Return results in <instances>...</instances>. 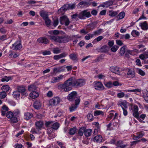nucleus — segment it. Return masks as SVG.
Wrapping results in <instances>:
<instances>
[{
    "instance_id": "1",
    "label": "nucleus",
    "mask_w": 148,
    "mask_h": 148,
    "mask_svg": "<svg viewBox=\"0 0 148 148\" xmlns=\"http://www.w3.org/2000/svg\"><path fill=\"white\" fill-rule=\"evenodd\" d=\"M73 77H71L66 81L64 83L60 86L63 91L68 92L71 90L72 86H74Z\"/></svg>"
},
{
    "instance_id": "2",
    "label": "nucleus",
    "mask_w": 148,
    "mask_h": 148,
    "mask_svg": "<svg viewBox=\"0 0 148 148\" xmlns=\"http://www.w3.org/2000/svg\"><path fill=\"white\" fill-rule=\"evenodd\" d=\"M50 38L53 40L59 43H65L69 41V36L66 35L64 36H50Z\"/></svg>"
},
{
    "instance_id": "3",
    "label": "nucleus",
    "mask_w": 148,
    "mask_h": 148,
    "mask_svg": "<svg viewBox=\"0 0 148 148\" xmlns=\"http://www.w3.org/2000/svg\"><path fill=\"white\" fill-rule=\"evenodd\" d=\"M68 99L70 101L75 100L76 105H78L80 102L79 97L75 91H73L69 94Z\"/></svg>"
},
{
    "instance_id": "4",
    "label": "nucleus",
    "mask_w": 148,
    "mask_h": 148,
    "mask_svg": "<svg viewBox=\"0 0 148 148\" xmlns=\"http://www.w3.org/2000/svg\"><path fill=\"white\" fill-rule=\"evenodd\" d=\"M91 16L90 12L87 10L82 11L78 14V18L81 19H85L86 18H88Z\"/></svg>"
},
{
    "instance_id": "5",
    "label": "nucleus",
    "mask_w": 148,
    "mask_h": 148,
    "mask_svg": "<svg viewBox=\"0 0 148 148\" xmlns=\"http://www.w3.org/2000/svg\"><path fill=\"white\" fill-rule=\"evenodd\" d=\"M111 71L115 74L122 75L123 74L121 73L122 71H124L125 70L124 68H121L117 66H113L110 68Z\"/></svg>"
},
{
    "instance_id": "6",
    "label": "nucleus",
    "mask_w": 148,
    "mask_h": 148,
    "mask_svg": "<svg viewBox=\"0 0 148 148\" xmlns=\"http://www.w3.org/2000/svg\"><path fill=\"white\" fill-rule=\"evenodd\" d=\"M74 86L81 87L85 84V81L83 79H76L74 78L73 77Z\"/></svg>"
},
{
    "instance_id": "7",
    "label": "nucleus",
    "mask_w": 148,
    "mask_h": 148,
    "mask_svg": "<svg viewBox=\"0 0 148 148\" xmlns=\"http://www.w3.org/2000/svg\"><path fill=\"white\" fill-rule=\"evenodd\" d=\"M60 99L58 97H53L49 101V105L54 106L57 105L60 101Z\"/></svg>"
},
{
    "instance_id": "8",
    "label": "nucleus",
    "mask_w": 148,
    "mask_h": 148,
    "mask_svg": "<svg viewBox=\"0 0 148 148\" xmlns=\"http://www.w3.org/2000/svg\"><path fill=\"white\" fill-rule=\"evenodd\" d=\"M60 23L61 24L63 25L64 24L66 26H68L70 23V21L68 18L66 16H64L61 17L60 18Z\"/></svg>"
},
{
    "instance_id": "9",
    "label": "nucleus",
    "mask_w": 148,
    "mask_h": 148,
    "mask_svg": "<svg viewBox=\"0 0 148 148\" xmlns=\"http://www.w3.org/2000/svg\"><path fill=\"white\" fill-rule=\"evenodd\" d=\"M94 86L95 89L97 90H102L104 89V87L102 83L98 81H96L94 82Z\"/></svg>"
},
{
    "instance_id": "10",
    "label": "nucleus",
    "mask_w": 148,
    "mask_h": 148,
    "mask_svg": "<svg viewBox=\"0 0 148 148\" xmlns=\"http://www.w3.org/2000/svg\"><path fill=\"white\" fill-rule=\"evenodd\" d=\"M64 78V75H60L58 76L52 77L51 79V82L53 83L58 82Z\"/></svg>"
},
{
    "instance_id": "11",
    "label": "nucleus",
    "mask_w": 148,
    "mask_h": 148,
    "mask_svg": "<svg viewBox=\"0 0 148 148\" xmlns=\"http://www.w3.org/2000/svg\"><path fill=\"white\" fill-rule=\"evenodd\" d=\"M123 142L122 140L118 141L115 145L116 148H129L127 145H123Z\"/></svg>"
},
{
    "instance_id": "12",
    "label": "nucleus",
    "mask_w": 148,
    "mask_h": 148,
    "mask_svg": "<svg viewBox=\"0 0 148 148\" xmlns=\"http://www.w3.org/2000/svg\"><path fill=\"white\" fill-rule=\"evenodd\" d=\"M37 41L41 43H43L44 44H46L48 43L49 42V40L48 39L44 37H40L38 38L37 40Z\"/></svg>"
},
{
    "instance_id": "13",
    "label": "nucleus",
    "mask_w": 148,
    "mask_h": 148,
    "mask_svg": "<svg viewBox=\"0 0 148 148\" xmlns=\"http://www.w3.org/2000/svg\"><path fill=\"white\" fill-rule=\"evenodd\" d=\"M135 76L134 71L132 69H129L127 73V77L129 78H133Z\"/></svg>"
},
{
    "instance_id": "14",
    "label": "nucleus",
    "mask_w": 148,
    "mask_h": 148,
    "mask_svg": "<svg viewBox=\"0 0 148 148\" xmlns=\"http://www.w3.org/2000/svg\"><path fill=\"white\" fill-rule=\"evenodd\" d=\"M36 129L38 130H40L43 126V123L42 121H39L36 122L35 124Z\"/></svg>"
},
{
    "instance_id": "15",
    "label": "nucleus",
    "mask_w": 148,
    "mask_h": 148,
    "mask_svg": "<svg viewBox=\"0 0 148 148\" xmlns=\"http://www.w3.org/2000/svg\"><path fill=\"white\" fill-rule=\"evenodd\" d=\"M40 16L43 19L48 17L47 12L44 10L40 11Z\"/></svg>"
},
{
    "instance_id": "16",
    "label": "nucleus",
    "mask_w": 148,
    "mask_h": 148,
    "mask_svg": "<svg viewBox=\"0 0 148 148\" xmlns=\"http://www.w3.org/2000/svg\"><path fill=\"white\" fill-rule=\"evenodd\" d=\"M118 105L120 106L122 109L127 107L126 101L122 100H120L119 101Z\"/></svg>"
},
{
    "instance_id": "17",
    "label": "nucleus",
    "mask_w": 148,
    "mask_h": 148,
    "mask_svg": "<svg viewBox=\"0 0 148 148\" xmlns=\"http://www.w3.org/2000/svg\"><path fill=\"white\" fill-rule=\"evenodd\" d=\"M67 54V53H64L59 55L54 56L53 58L56 60L59 59L60 58L66 57Z\"/></svg>"
},
{
    "instance_id": "18",
    "label": "nucleus",
    "mask_w": 148,
    "mask_h": 148,
    "mask_svg": "<svg viewBox=\"0 0 148 148\" xmlns=\"http://www.w3.org/2000/svg\"><path fill=\"white\" fill-rule=\"evenodd\" d=\"M34 108L37 109H38L41 108V104L39 101H36L33 104Z\"/></svg>"
},
{
    "instance_id": "19",
    "label": "nucleus",
    "mask_w": 148,
    "mask_h": 148,
    "mask_svg": "<svg viewBox=\"0 0 148 148\" xmlns=\"http://www.w3.org/2000/svg\"><path fill=\"white\" fill-rule=\"evenodd\" d=\"M140 26L143 30H146L148 29L147 24L146 21L140 23Z\"/></svg>"
},
{
    "instance_id": "20",
    "label": "nucleus",
    "mask_w": 148,
    "mask_h": 148,
    "mask_svg": "<svg viewBox=\"0 0 148 148\" xmlns=\"http://www.w3.org/2000/svg\"><path fill=\"white\" fill-rule=\"evenodd\" d=\"M39 96L38 93L36 91L32 92L30 94V97L32 99H35Z\"/></svg>"
},
{
    "instance_id": "21",
    "label": "nucleus",
    "mask_w": 148,
    "mask_h": 148,
    "mask_svg": "<svg viewBox=\"0 0 148 148\" xmlns=\"http://www.w3.org/2000/svg\"><path fill=\"white\" fill-rule=\"evenodd\" d=\"M70 58L73 61H77V55L75 53H72L69 55Z\"/></svg>"
},
{
    "instance_id": "22",
    "label": "nucleus",
    "mask_w": 148,
    "mask_h": 148,
    "mask_svg": "<svg viewBox=\"0 0 148 148\" xmlns=\"http://www.w3.org/2000/svg\"><path fill=\"white\" fill-rule=\"evenodd\" d=\"M8 110V108L7 106L5 105H4L2 107L1 114L3 116L5 115V112Z\"/></svg>"
},
{
    "instance_id": "23",
    "label": "nucleus",
    "mask_w": 148,
    "mask_h": 148,
    "mask_svg": "<svg viewBox=\"0 0 148 148\" xmlns=\"http://www.w3.org/2000/svg\"><path fill=\"white\" fill-rule=\"evenodd\" d=\"M109 49L107 45L102 46L100 49V51L101 52L106 53L109 50Z\"/></svg>"
},
{
    "instance_id": "24",
    "label": "nucleus",
    "mask_w": 148,
    "mask_h": 148,
    "mask_svg": "<svg viewBox=\"0 0 148 148\" xmlns=\"http://www.w3.org/2000/svg\"><path fill=\"white\" fill-rule=\"evenodd\" d=\"M33 116V114L29 112H26L24 114V118L26 120H29Z\"/></svg>"
},
{
    "instance_id": "25",
    "label": "nucleus",
    "mask_w": 148,
    "mask_h": 148,
    "mask_svg": "<svg viewBox=\"0 0 148 148\" xmlns=\"http://www.w3.org/2000/svg\"><path fill=\"white\" fill-rule=\"evenodd\" d=\"M10 89V87L8 85H4L2 86L1 89L3 91L6 93Z\"/></svg>"
},
{
    "instance_id": "26",
    "label": "nucleus",
    "mask_w": 148,
    "mask_h": 148,
    "mask_svg": "<svg viewBox=\"0 0 148 148\" xmlns=\"http://www.w3.org/2000/svg\"><path fill=\"white\" fill-rule=\"evenodd\" d=\"M102 140V136L99 135L95 136L94 138V141L97 142H101V141Z\"/></svg>"
},
{
    "instance_id": "27",
    "label": "nucleus",
    "mask_w": 148,
    "mask_h": 148,
    "mask_svg": "<svg viewBox=\"0 0 148 148\" xmlns=\"http://www.w3.org/2000/svg\"><path fill=\"white\" fill-rule=\"evenodd\" d=\"M87 5L86 2L85 1H82L79 3L78 6L79 8H83L85 6H86Z\"/></svg>"
},
{
    "instance_id": "28",
    "label": "nucleus",
    "mask_w": 148,
    "mask_h": 148,
    "mask_svg": "<svg viewBox=\"0 0 148 148\" xmlns=\"http://www.w3.org/2000/svg\"><path fill=\"white\" fill-rule=\"evenodd\" d=\"M13 46L15 45L14 49H15L17 50L20 49L22 47V45L20 42H19L18 44L17 42H16L13 45Z\"/></svg>"
},
{
    "instance_id": "29",
    "label": "nucleus",
    "mask_w": 148,
    "mask_h": 148,
    "mask_svg": "<svg viewBox=\"0 0 148 148\" xmlns=\"http://www.w3.org/2000/svg\"><path fill=\"white\" fill-rule=\"evenodd\" d=\"M45 21L46 25L47 26L49 27L51 25V21L49 18V17L44 19Z\"/></svg>"
},
{
    "instance_id": "30",
    "label": "nucleus",
    "mask_w": 148,
    "mask_h": 148,
    "mask_svg": "<svg viewBox=\"0 0 148 148\" xmlns=\"http://www.w3.org/2000/svg\"><path fill=\"white\" fill-rule=\"evenodd\" d=\"M51 127L53 129L56 130L59 127V124L58 123H53L52 122Z\"/></svg>"
},
{
    "instance_id": "31",
    "label": "nucleus",
    "mask_w": 148,
    "mask_h": 148,
    "mask_svg": "<svg viewBox=\"0 0 148 148\" xmlns=\"http://www.w3.org/2000/svg\"><path fill=\"white\" fill-rule=\"evenodd\" d=\"M92 132V130L90 129L85 130L84 132V134L86 136H90Z\"/></svg>"
},
{
    "instance_id": "32",
    "label": "nucleus",
    "mask_w": 148,
    "mask_h": 148,
    "mask_svg": "<svg viewBox=\"0 0 148 148\" xmlns=\"http://www.w3.org/2000/svg\"><path fill=\"white\" fill-rule=\"evenodd\" d=\"M85 128L84 127H81L79 130L78 132V134L80 136H82L83 133L85 132Z\"/></svg>"
},
{
    "instance_id": "33",
    "label": "nucleus",
    "mask_w": 148,
    "mask_h": 148,
    "mask_svg": "<svg viewBox=\"0 0 148 148\" xmlns=\"http://www.w3.org/2000/svg\"><path fill=\"white\" fill-rule=\"evenodd\" d=\"M104 84L105 86L108 88H110L113 87L112 82L111 81L105 82Z\"/></svg>"
},
{
    "instance_id": "34",
    "label": "nucleus",
    "mask_w": 148,
    "mask_h": 148,
    "mask_svg": "<svg viewBox=\"0 0 148 148\" xmlns=\"http://www.w3.org/2000/svg\"><path fill=\"white\" fill-rule=\"evenodd\" d=\"M36 89V86L33 85H32L28 87V90L30 91H35Z\"/></svg>"
},
{
    "instance_id": "35",
    "label": "nucleus",
    "mask_w": 148,
    "mask_h": 148,
    "mask_svg": "<svg viewBox=\"0 0 148 148\" xmlns=\"http://www.w3.org/2000/svg\"><path fill=\"white\" fill-rule=\"evenodd\" d=\"M19 92L18 90L14 91L13 93L14 97L16 98H18L20 96Z\"/></svg>"
},
{
    "instance_id": "36",
    "label": "nucleus",
    "mask_w": 148,
    "mask_h": 148,
    "mask_svg": "<svg viewBox=\"0 0 148 148\" xmlns=\"http://www.w3.org/2000/svg\"><path fill=\"white\" fill-rule=\"evenodd\" d=\"M14 116V113L11 111L8 112L6 114V117L9 119L11 118Z\"/></svg>"
},
{
    "instance_id": "37",
    "label": "nucleus",
    "mask_w": 148,
    "mask_h": 148,
    "mask_svg": "<svg viewBox=\"0 0 148 148\" xmlns=\"http://www.w3.org/2000/svg\"><path fill=\"white\" fill-rule=\"evenodd\" d=\"M124 91L125 92H140L141 91V89L138 88L136 89L133 90H124Z\"/></svg>"
},
{
    "instance_id": "38",
    "label": "nucleus",
    "mask_w": 148,
    "mask_h": 148,
    "mask_svg": "<svg viewBox=\"0 0 148 148\" xmlns=\"http://www.w3.org/2000/svg\"><path fill=\"white\" fill-rule=\"evenodd\" d=\"M93 116L92 113H88L87 115V117L89 121H91L93 120Z\"/></svg>"
},
{
    "instance_id": "39",
    "label": "nucleus",
    "mask_w": 148,
    "mask_h": 148,
    "mask_svg": "<svg viewBox=\"0 0 148 148\" xmlns=\"http://www.w3.org/2000/svg\"><path fill=\"white\" fill-rule=\"evenodd\" d=\"M94 114L95 116H97L100 115H103V112L100 110H96L94 112Z\"/></svg>"
},
{
    "instance_id": "40",
    "label": "nucleus",
    "mask_w": 148,
    "mask_h": 148,
    "mask_svg": "<svg viewBox=\"0 0 148 148\" xmlns=\"http://www.w3.org/2000/svg\"><path fill=\"white\" fill-rule=\"evenodd\" d=\"M113 3V1L112 0L105 2L104 4L106 7H108L112 5Z\"/></svg>"
},
{
    "instance_id": "41",
    "label": "nucleus",
    "mask_w": 148,
    "mask_h": 148,
    "mask_svg": "<svg viewBox=\"0 0 148 148\" xmlns=\"http://www.w3.org/2000/svg\"><path fill=\"white\" fill-rule=\"evenodd\" d=\"M114 110H111L109 112V114L108 116V118L110 119L114 117Z\"/></svg>"
},
{
    "instance_id": "42",
    "label": "nucleus",
    "mask_w": 148,
    "mask_h": 148,
    "mask_svg": "<svg viewBox=\"0 0 148 148\" xmlns=\"http://www.w3.org/2000/svg\"><path fill=\"white\" fill-rule=\"evenodd\" d=\"M125 16V13L124 12H120L118 16V18L119 19H123Z\"/></svg>"
},
{
    "instance_id": "43",
    "label": "nucleus",
    "mask_w": 148,
    "mask_h": 148,
    "mask_svg": "<svg viewBox=\"0 0 148 148\" xmlns=\"http://www.w3.org/2000/svg\"><path fill=\"white\" fill-rule=\"evenodd\" d=\"M17 89L19 92L22 93L24 92L25 90V87L21 86H18Z\"/></svg>"
},
{
    "instance_id": "44",
    "label": "nucleus",
    "mask_w": 148,
    "mask_h": 148,
    "mask_svg": "<svg viewBox=\"0 0 148 148\" xmlns=\"http://www.w3.org/2000/svg\"><path fill=\"white\" fill-rule=\"evenodd\" d=\"M53 51L54 53L58 54L60 52L61 50L58 48L56 47L53 49Z\"/></svg>"
},
{
    "instance_id": "45",
    "label": "nucleus",
    "mask_w": 148,
    "mask_h": 148,
    "mask_svg": "<svg viewBox=\"0 0 148 148\" xmlns=\"http://www.w3.org/2000/svg\"><path fill=\"white\" fill-rule=\"evenodd\" d=\"M10 121L11 122L14 123H16L18 122V120L17 117L14 116L11 118L10 119Z\"/></svg>"
},
{
    "instance_id": "46",
    "label": "nucleus",
    "mask_w": 148,
    "mask_h": 148,
    "mask_svg": "<svg viewBox=\"0 0 148 148\" xmlns=\"http://www.w3.org/2000/svg\"><path fill=\"white\" fill-rule=\"evenodd\" d=\"M103 37L102 36H99L98 37H97L92 42V43H93L94 42H97L100 41L103 38Z\"/></svg>"
},
{
    "instance_id": "47",
    "label": "nucleus",
    "mask_w": 148,
    "mask_h": 148,
    "mask_svg": "<svg viewBox=\"0 0 148 148\" xmlns=\"http://www.w3.org/2000/svg\"><path fill=\"white\" fill-rule=\"evenodd\" d=\"M77 105H76L75 104V105H72L71 107H69L70 111V112H72L74 111L77 108Z\"/></svg>"
},
{
    "instance_id": "48",
    "label": "nucleus",
    "mask_w": 148,
    "mask_h": 148,
    "mask_svg": "<svg viewBox=\"0 0 148 148\" xmlns=\"http://www.w3.org/2000/svg\"><path fill=\"white\" fill-rule=\"evenodd\" d=\"M131 34L134 37L136 36H138L139 35V33L137 31L134 30L132 31L131 33Z\"/></svg>"
},
{
    "instance_id": "49",
    "label": "nucleus",
    "mask_w": 148,
    "mask_h": 148,
    "mask_svg": "<svg viewBox=\"0 0 148 148\" xmlns=\"http://www.w3.org/2000/svg\"><path fill=\"white\" fill-rule=\"evenodd\" d=\"M76 129L75 127L71 128L69 132V134L70 135H74L76 132Z\"/></svg>"
},
{
    "instance_id": "50",
    "label": "nucleus",
    "mask_w": 148,
    "mask_h": 148,
    "mask_svg": "<svg viewBox=\"0 0 148 148\" xmlns=\"http://www.w3.org/2000/svg\"><path fill=\"white\" fill-rule=\"evenodd\" d=\"M137 71L138 73L142 76H144L145 74V73L141 69H138Z\"/></svg>"
},
{
    "instance_id": "51",
    "label": "nucleus",
    "mask_w": 148,
    "mask_h": 148,
    "mask_svg": "<svg viewBox=\"0 0 148 148\" xmlns=\"http://www.w3.org/2000/svg\"><path fill=\"white\" fill-rule=\"evenodd\" d=\"M58 18L53 19V25L54 27H56L58 24Z\"/></svg>"
},
{
    "instance_id": "52",
    "label": "nucleus",
    "mask_w": 148,
    "mask_h": 148,
    "mask_svg": "<svg viewBox=\"0 0 148 148\" xmlns=\"http://www.w3.org/2000/svg\"><path fill=\"white\" fill-rule=\"evenodd\" d=\"M53 129L51 127H48L47 128V132L49 134V136H50L51 133L53 132Z\"/></svg>"
},
{
    "instance_id": "53",
    "label": "nucleus",
    "mask_w": 148,
    "mask_h": 148,
    "mask_svg": "<svg viewBox=\"0 0 148 148\" xmlns=\"http://www.w3.org/2000/svg\"><path fill=\"white\" fill-rule=\"evenodd\" d=\"M102 29H100L99 30L94 32H93V34H92L94 35V36L96 35H99L100 34L101 32H102Z\"/></svg>"
},
{
    "instance_id": "54",
    "label": "nucleus",
    "mask_w": 148,
    "mask_h": 148,
    "mask_svg": "<svg viewBox=\"0 0 148 148\" xmlns=\"http://www.w3.org/2000/svg\"><path fill=\"white\" fill-rule=\"evenodd\" d=\"M125 51V48L124 47H122L120 49V53L121 55L124 54Z\"/></svg>"
},
{
    "instance_id": "55",
    "label": "nucleus",
    "mask_w": 148,
    "mask_h": 148,
    "mask_svg": "<svg viewBox=\"0 0 148 148\" xmlns=\"http://www.w3.org/2000/svg\"><path fill=\"white\" fill-rule=\"evenodd\" d=\"M125 96V93L123 92H120L117 93V97L119 98H121Z\"/></svg>"
},
{
    "instance_id": "56",
    "label": "nucleus",
    "mask_w": 148,
    "mask_h": 148,
    "mask_svg": "<svg viewBox=\"0 0 148 148\" xmlns=\"http://www.w3.org/2000/svg\"><path fill=\"white\" fill-rule=\"evenodd\" d=\"M6 96V93L5 92L2 91L0 92V98L3 99L5 98Z\"/></svg>"
},
{
    "instance_id": "57",
    "label": "nucleus",
    "mask_w": 148,
    "mask_h": 148,
    "mask_svg": "<svg viewBox=\"0 0 148 148\" xmlns=\"http://www.w3.org/2000/svg\"><path fill=\"white\" fill-rule=\"evenodd\" d=\"M94 35L92 34H89L85 36V38L86 40H89L90 38L93 37Z\"/></svg>"
},
{
    "instance_id": "58",
    "label": "nucleus",
    "mask_w": 148,
    "mask_h": 148,
    "mask_svg": "<svg viewBox=\"0 0 148 148\" xmlns=\"http://www.w3.org/2000/svg\"><path fill=\"white\" fill-rule=\"evenodd\" d=\"M67 5H68L69 10L73 9L75 8V3H73L72 4H67Z\"/></svg>"
},
{
    "instance_id": "59",
    "label": "nucleus",
    "mask_w": 148,
    "mask_h": 148,
    "mask_svg": "<svg viewBox=\"0 0 148 148\" xmlns=\"http://www.w3.org/2000/svg\"><path fill=\"white\" fill-rule=\"evenodd\" d=\"M11 79V77H5V78H3L1 79V81L3 82L5 81H6L7 82H8L10 79Z\"/></svg>"
},
{
    "instance_id": "60",
    "label": "nucleus",
    "mask_w": 148,
    "mask_h": 148,
    "mask_svg": "<svg viewBox=\"0 0 148 148\" xmlns=\"http://www.w3.org/2000/svg\"><path fill=\"white\" fill-rule=\"evenodd\" d=\"M119 47L116 46H114L112 47L111 50L112 52H115L117 50Z\"/></svg>"
},
{
    "instance_id": "61",
    "label": "nucleus",
    "mask_w": 148,
    "mask_h": 148,
    "mask_svg": "<svg viewBox=\"0 0 148 148\" xmlns=\"http://www.w3.org/2000/svg\"><path fill=\"white\" fill-rule=\"evenodd\" d=\"M58 145L60 146L61 148H66L64 146V144L61 142L59 141H57V142Z\"/></svg>"
},
{
    "instance_id": "62",
    "label": "nucleus",
    "mask_w": 148,
    "mask_h": 148,
    "mask_svg": "<svg viewBox=\"0 0 148 148\" xmlns=\"http://www.w3.org/2000/svg\"><path fill=\"white\" fill-rule=\"evenodd\" d=\"M52 122V121L46 122L45 125V126L47 127V128L49 127H51Z\"/></svg>"
},
{
    "instance_id": "63",
    "label": "nucleus",
    "mask_w": 148,
    "mask_h": 148,
    "mask_svg": "<svg viewBox=\"0 0 148 148\" xmlns=\"http://www.w3.org/2000/svg\"><path fill=\"white\" fill-rule=\"evenodd\" d=\"M139 58L142 60H144L147 58L146 55L141 54L139 56Z\"/></svg>"
},
{
    "instance_id": "64",
    "label": "nucleus",
    "mask_w": 148,
    "mask_h": 148,
    "mask_svg": "<svg viewBox=\"0 0 148 148\" xmlns=\"http://www.w3.org/2000/svg\"><path fill=\"white\" fill-rule=\"evenodd\" d=\"M14 116H17L19 115L20 114V111L18 110H16L14 112Z\"/></svg>"
}]
</instances>
